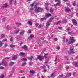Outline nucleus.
I'll return each instance as SVG.
<instances>
[{
	"label": "nucleus",
	"instance_id": "nucleus-28",
	"mask_svg": "<svg viewBox=\"0 0 78 78\" xmlns=\"http://www.w3.org/2000/svg\"><path fill=\"white\" fill-rule=\"evenodd\" d=\"M28 22L29 25H32V22L30 21H28Z\"/></svg>",
	"mask_w": 78,
	"mask_h": 78
},
{
	"label": "nucleus",
	"instance_id": "nucleus-21",
	"mask_svg": "<svg viewBox=\"0 0 78 78\" xmlns=\"http://www.w3.org/2000/svg\"><path fill=\"white\" fill-rule=\"evenodd\" d=\"M50 11L51 13L53 14V9L52 8H51L50 9Z\"/></svg>",
	"mask_w": 78,
	"mask_h": 78
},
{
	"label": "nucleus",
	"instance_id": "nucleus-13",
	"mask_svg": "<svg viewBox=\"0 0 78 78\" xmlns=\"http://www.w3.org/2000/svg\"><path fill=\"white\" fill-rule=\"evenodd\" d=\"M17 41H20L21 39V38H20V36H18L17 37Z\"/></svg>",
	"mask_w": 78,
	"mask_h": 78
},
{
	"label": "nucleus",
	"instance_id": "nucleus-32",
	"mask_svg": "<svg viewBox=\"0 0 78 78\" xmlns=\"http://www.w3.org/2000/svg\"><path fill=\"white\" fill-rule=\"evenodd\" d=\"M74 65L76 66V67H78V63L75 62Z\"/></svg>",
	"mask_w": 78,
	"mask_h": 78
},
{
	"label": "nucleus",
	"instance_id": "nucleus-38",
	"mask_svg": "<svg viewBox=\"0 0 78 78\" xmlns=\"http://www.w3.org/2000/svg\"><path fill=\"white\" fill-rule=\"evenodd\" d=\"M2 45H3V43L0 41V47H2Z\"/></svg>",
	"mask_w": 78,
	"mask_h": 78
},
{
	"label": "nucleus",
	"instance_id": "nucleus-57",
	"mask_svg": "<svg viewBox=\"0 0 78 78\" xmlns=\"http://www.w3.org/2000/svg\"><path fill=\"white\" fill-rule=\"evenodd\" d=\"M42 68H43V69H45L46 68V67L45 66H42Z\"/></svg>",
	"mask_w": 78,
	"mask_h": 78
},
{
	"label": "nucleus",
	"instance_id": "nucleus-8",
	"mask_svg": "<svg viewBox=\"0 0 78 78\" xmlns=\"http://www.w3.org/2000/svg\"><path fill=\"white\" fill-rule=\"evenodd\" d=\"M38 59L40 61H42V59H44V57L41 56H39L38 57Z\"/></svg>",
	"mask_w": 78,
	"mask_h": 78
},
{
	"label": "nucleus",
	"instance_id": "nucleus-50",
	"mask_svg": "<svg viewBox=\"0 0 78 78\" xmlns=\"http://www.w3.org/2000/svg\"><path fill=\"white\" fill-rule=\"evenodd\" d=\"M43 72H47V69H44L43 70Z\"/></svg>",
	"mask_w": 78,
	"mask_h": 78
},
{
	"label": "nucleus",
	"instance_id": "nucleus-6",
	"mask_svg": "<svg viewBox=\"0 0 78 78\" xmlns=\"http://www.w3.org/2000/svg\"><path fill=\"white\" fill-rule=\"evenodd\" d=\"M72 21L74 25H77V21H76L75 19H73L72 20Z\"/></svg>",
	"mask_w": 78,
	"mask_h": 78
},
{
	"label": "nucleus",
	"instance_id": "nucleus-10",
	"mask_svg": "<svg viewBox=\"0 0 78 78\" xmlns=\"http://www.w3.org/2000/svg\"><path fill=\"white\" fill-rule=\"evenodd\" d=\"M17 58V55H15L12 58V60H15Z\"/></svg>",
	"mask_w": 78,
	"mask_h": 78
},
{
	"label": "nucleus",
	"instance_id": "nucleus-36",
	"mask_svg": "<svg viewBox=\"0 0 78 78\" xmlns=\"http://www.w3.org/2000/svg\"><path fill=\"white\" fill-rule=\"evenodd\" d=\"M50 25V22H47L46 24L47 27H48Z\"/></svg>",
	"mask_w": 78,
	"mask_h": 78
},
{
	"label": "nucleus",
	"instance_id": "nucleus-31",
	"mask_svg": "<svg viewBox=\"0 0 78 78\" xmlns=\"http://www.w3.org/2000/svg\"><path fill=\"white\" fill-rule=\"evenodd\" d=\"M54 74V73H52L50 76H48V78H49L50 77H52V76H53V74Z\"/></svg>",
	"mask_w": 78,
	"mask_h": 78
},
{
	"label": "nucleus",
	"instance_id": "nucleus-56",
	"mask_svg": "<svg viewBox=\"0 0 78 78\" xmlns=\"http://www.w3.org/2000/svg\"><path fill=\"white\" fill-rule=\"evenodd\" d=\"M65 64H70V62H65Z\"/></svg>",
	"mask_w": 78,
	"mask_h": 78
},
{
	"label": "nucleus",
	"instance_id": "nucleus-45",
	"mask_svg": "<svg viewBox=\"0 0 78 78\" xmlns=\"http://www.w3.org/2000/svg\"><path fill=\"white\" fill-rule=\"evenodd\" d=\"M39 25V24L38 23H35V25H36V27H38V25Z\"/></svg>",
	"mask_w": 78,
	"mask_h": 78
},
{
	"label": "nucleus",
	"instance_id": "nucleus-40",
	"mask_svg": "<svg viewBox=\"0 0 78 78\" xmlns=\"http://www.w3.org/2000/svg\"><path fill=\"white\" fill-rule=\"evenodd\" d=\"M41 27H42V24H40L39 26L37 27V28H41Z\"/></svg>",
	"mask_w": 78,
	"mask_h": 78
},
{
	"label": "nucleus",
	"instance_id": "nucleus-17",
	"mask_svg": "<svg viewBox=\"0 0 78 78\" xmlns=\"http://www.w3.org/2000/svg\"><path fill=\"white\" fill-rule=\"evenodd\" d=\"M20 31V30H16L15 31V32L14 33V34H17Z\"/></svg>",
	"mask_w": 78,
	"mask_h": 78
},
{
	"label": "nucleus",
	"instance_id": "nucleus-63",
	"mask_svg": "<svg viewBox=\"0 0 78 78\" xmlns=\"http://www.w3.org/2000/svg\"><path fill=\"white\" fill-rule=\"evenodd\" d=\"M67 31H69L70 30V28H67Z\"/></svg>",
	"mask_w": 78,
	"mask_h": 78
},
{
	"label": "nucleus",
	"instance_id": "nucleus-44",
	"mask_svg": "<svg viewBox=\"0 0 78 78\" xmlns=\"http://www.w3.org/2000/svg\"><path fill=\"white\" fill-rule=\"evenodd\" d=\"M26 65V63L25 62L22 64L21 65V66H25Z\"/></svg>",
	"mask_w": 78,
	"mask_h": 78
},
{
	"label": "nucleus",
	"instance_id": "nucleus-34",
	"mask_svg": "<svg viewBox=\"0 0 78 78\" xmlns=\"http://www.w3.org/2000/svg\"><path fill=\"white\" fill-rule=\"evenodd\" d=\"M15 24L16 25H21V23H16Z\"/></svg>",
	"mask_w": 78,
	"mask_h": 78
},
{
	"label": "nucleus",
	"instance_id": "nucleus-29",
	"mask_svg": "<svg viewBox=\"0 0 78 78\" xmlns=\"http://www.w3.org/2000/svg\"><path fill=\"white\" fill-rule=\"evenodd\" d=\"M34 37V36L33 35H30L29 36V38H30L31 39H32Z\"/></svg>",
	"mask_w": 78,
	"mask_h": 78
},
{
	"label": "nucleus",
	"instance_id": "nucleus-22",
	"mask_svg": "<svg viewBox=\"0 0 78 78\" xmlns=\"http://www.w3.org/2000/svg\"><path fill=\"white\" fill-rule=\"evenodd\" d=\"M21 60L23 61H27V58H23L21 59Z\"/></svg>",
	"mask_w": 78,
	"mask_h": 78
},
{
	"label": "nucleus",
	"instance_id": "nucleus-23",
	"mask_svg": "<svg viewBox=\"0 0 78 78\" xmlns=\"http://www.w3.org/2000/svg\"><path fill=\"white\" fill-rule=\"evenodd\" d=\"M61 22V21H59L58 22H56L55 23L56 25H58V24H60Z\"/></svg>",
	"mask_w": 78,
	"mask_h": 78
},
{
	"label": "nucleus",
	"instance_id": "nucleus-51",
	"mask_svg": "<svg viewBox=\"0 0 78 78\" xmlns=\"http://www.w3.org/2000/svg\"><path fill=\"white\" fill-rule=\"evenodd\" d=\"M54 39L55 41H57L58 40V39L56 38H54Z\"/></svg>",
	"mask_w": 78,
	"mask_h": 78
},
{
	"label": "nucleus",
	"instance_id": "nucleus-52",
	"mask_svg": "<svg viewBox=\"0 0 78 78\" xmlns=\"http://www.w3.org/2000/svg\"><path fill=\"white\" fill-rule=\"evenodd\" d=\"M16 3H17V2H16V0H15L14 2V4L15 5H16Z\"/></svg>",
	"mask_w": 78,
	"mask_h": 78
},
{
	"label": "nucleus",
	"instance_id": "nucleus-18",
	"mask_svg": "<svg viewBox=\"0 0 78 78\" xmlns=\"http://www.w3.org/2000/svg\"><path fill=\"white\" fill-rule=\"evenodd\" d=\"M22 48L23 49H27V48H28L27 47V46H26L25 45L24 46H23L22 47Z\"/></svg>",
	"mask_w": 78,
	"mask_h": 78
},
{
	"label": "nucleus",
	"instance_id": "nucleus-42",
	"mask_svg": "<svg viewBox=\"0 0 78 78\" xmlns=\"http://www.w3.org/2000/svg\"><path fill=\"white\" fill-rule=\"evenodd\" d=\"M13 0H10V1L9 2V3L10 4H11V3H12V1H13Z\"/></svg>",
	"mask_w": 78,
	"mask_h": 78
},
{
	"label": "nucleus",
	"instance_id": "nucleus-2",
	"mask_svg": "<svg viewBox=\"0 0 78 78\" xmlns=\"http://www.w3.org/2000/svg\"><path fill=\"white\" fill-rule=\"evenodd\" d=\"M2 64L3 66H4L5 67H6V66L7 65V64H6V62H4V61H3L2 62V63L0 64V69H4L5 68L4 67L1 66V65H2Z\"/></svg>",
	"mask_w": 78,
	"mask_h": 78
},
{
	"label": "nucleus",
	"instance_id": "nucleus-55",
	"mask_svg": "<svg viewBox=\"0 0 78 78\" xmlns=\"http://www.w3.org/2000/svg\"><path fill=\"white\" fill-rule=\"evenodd\" d=\"M64 58H66V59H67V60H69V58L67 57H64Z\"/></svg>",
	"mask_w": 78,
	"mask_h": 78
},
{
	"label": "nucleus",
	"instance_id": "nucleus-5",
	"mask_svg": "<svg viewBox=\"0 0 78 78\" xmlns=\"http://www.w3.org/2000/svg\"><path fill=\"white\" fill-rule=\"evenodd\" d=\"M55 2H58V3H57L56 4H54L55 6H59L61 3V1L60 0H55Z\"/></svg>",
	"mask_w": 78,
	"mask_h": 78
},
{
	"label": "nucleus",
	"instance_id": "nucleus-49",
	"mask_svg": "<svg viewBox=\"0 0 78 78\" xmlns=\"http://www.w3.org/2000/svg\"><path fill=\"white\" fill-rule=\"evenodd\" d=\"M46 66H47L48 67V69H49L50 68V66H49V65H48L47 64H46Z\"/></svg>",
	"mask_w": 78,
	"mask_h": 78
},
{
	"label": "nucleus",
	"instance_id": "nucleus-20",
	"mask_svg": "<svg viewBox=\"0 0 78 78\" xmlns=\"http://www.w3.org/2000/svg\"><path fill=\"white\" fill-rule=\"evenodd\" d=\"M24 55H25V53L23 52H21L20 54V56H24Z\"/></svg>",
	"mask_w": 78,
	"mask_h": 78
},
{
	"label": "nucleus",
	"instance_id": "nucleus-16",
	"mask_svg": "<svg viewBox=\"0 0 78 78\" xmlns=\"http://www.w3.org/2000/svg\"><path fill=\"white\" fill-rule=\"evenodd\" d=\"M25 33V31L24 30H22L21 31V32L20 33V34L21 35H23V34H24V33Z\"/></svg>",
	"mask_w": 78,
	"mask_h": 78
},
{
	"label": "nucleus",
	"instance_id": "nucleus-26",
	"mask_svg": "<svg viewBox=\"0 0 78 78\" xmlns=\"http://www.w3.org/2000/svg\"><path fill=\"white\" fill-rule=\"evenodd\" d=\"M55 18L54 17H53L52 18H51L49 19V22H51V21L52 20H53V19Z\"/></svg>",
	"mask_w": 78,
	"mask_h": 78
},
{
	"label": "nucleus",
	"instance_id": "nucleus-58",
	"mask_svg": "<svg viewBox=\"0 0 78 78\" xmlns=\"http://www.w3.org/2000/svg\"><path fill=\"white\" fill-rule=\"evenodd\" d=\"M57 57L56 56V59L55 60V62H56V61H57Z\"/></svg>",
	"mask_w": 78,
	"mask_h": 78
},
{
	"label": "nucleus",
	"instance_id": "nucleus-25",
	"mask_svg": "<svg viewBox=\"0 0 78 78\" xmlns=\"http://www.w3.org/2000/svg\"><path fill=\"white\" fill-rule=\"evenodd\" d=\"M37 45L38 46H41V42L40 41H38L37 42Z\"/></svg>",
	"mask_w": 78,
	"mask_h": 78
},
{
	"label": "nucleus",
	"instance_id": "nucleus-3",
	"mask_svg": "<svg viewBox=\"0 0 78 78\" xmlns=\"http://www.w3.org/2000/svg\"><path fill=\"white\" fill-rule=\"evenodd\" d=\"M73 37H72L70 38V40H69V44H72L74 41H75V40L73 39Z\"/></svg>",
	"mask_w": 78,
	"mask_h": 78
},
{
	"label": "nucleus",
	"instance_id": "nucleus-54",
	"mask_svg": "<svg viewBox=\"0 0 78 78\" xmlns=\"http://www.w3.org/2000/svg\"><path fill=\"white\" fill-rule=\"evenodd\" d=\"M58 29H60V30H62V28L61 27H58Z\"/></svg>",
	"mask_w": 78,
	"mask_h": 78
},
{
	"label": "nucleus",
	"instance_id": "nucleus-14",
	"mask_svg": "<svg viewBox=\"0 0 78 78\" xmlns=\"http://www.w3.org/2000/svg\"><path fill=\"white\" fill-rule=\"evenodd\" d=\"M47 19L45 17H44L43 18H41L40 19V21H41V22H42L44 20H46Z\"/></svg>",
	"mask_w": 78,
	"mask_h": 78
},
{
	"label": "nucleus",
	"instance_id": "nucleus-53",
	"mask_svg": "<svg viewBox=\"0 0 78 78\" xmlns=\"http://www.w3.org/2000/svg\"><path fill=\"white\" fill-rule=\"evenodd\" d=\"M53 35H51V37L49 38V39H51V38L53 37Z\"/></svg>",
	"mask_w": 78,
	"mask_h": 78
},
{
	"label": "nucleus",
	"instance_id": "nucleus-64",
	"mask_svg": "<svg viewBox=\"0 0 78 78\" xmlns=\"http://www.w3.org/2000/svg\"><path fill=\"white\" fill-rule=\"evenodd\" d=\"M75 73H73V76H75Z\"/></svg>",
	"mask_w": 78,
	"mask_h": 78
},
{
	"label": "nucleus",
	"instance_id": "nucleus-30",
	"mask_svg": "<svg viewBox=\"0 0 78 78\" xmlns=\"http://www.w3.org/2000/svg\"><path fill=\"white\" fill-rule=\"evenodd\" d=\"M76 5V1H75V2L73 3V5L74 6H75Z\"/></svg>",
	"mask_w": 78,
	"mask_h": 78
},
{
	"label": "nucleus",
	"instance_id": "nucleus-47",
	"mask_svg": "<svg viewBox=\"0 0 78 78\" xmlns=\"http://www.w3.org/2000/svg\"><path fill=\"white\" fill-rule=\"evenodd\" d=\"M66 4L69 6H71V5H70V4H69V3H66Z\"/></svg>",
	"mask_w": 78,
	"mask_h": 78
},
{
	"label": "nucleus",
	"instance_id": "nucleus-11",
	"mask_svg": "<svg viewBox=\"0 0 78 78\" xmlns=\"http://www.w3.org/2000/svg\"><path fill=\"white\" fill-rule=\"evenodd\" d=\"M11 48L12 49H14V47H15V45L12 44L10 46Z\"/></svg>",
	"mask_w": 78,
	"mask_h": 78
},
{
	"label": "nucleus",
	"instance_id": "nucleus-37",
	"mask_svg": "<svg viewBox=\"0 0 78 78\" xmlns=\"http://www.w3.org/2000/svg\"><path fill=\"white\" fill-rule=\"evenodd\" d=\"M2 21H3V22L5 21L6 20V18H2Z\"/></svg>",
	"mask_w": 78,
	"mask_h": 78
},
{
	"label": "nucleus",
	"instance_id": "nucleus-33",
	"mask_svg": "<svg viewBox=\"0 0 78 78\" xmlns=\"http://www.w3.org/2000/svg\"><path fill=\"white\" fill-rule=\"evenodd\" d=\"M30 60V61L32 60V59H33V57L32 56H30L28 58Z\"/></svg>",
	"mask_w": 78,
	"mask_h": 78
},
{
	"label": "nucleus",
	"instance_id": "nucleus-15",
	"mask_svg": "<svg viewBox=\"0 0 78 78\" xmlns=\"http://www.w3.org/2000/svg\"><path fill=\"white\" fill-rule=\"evenodd\" d=\"M10 42H12L13 41V37H12V36H10Z\"/></svg>",
	"mask_w": 78,
	"mask_h": 78
},
{
	"label": "nucleus",
	"instance_id": "nucleus-41",
	"mask_svg": "<svg viewBox=\"0 0 78 78\" xmlns=\"http://www.w3.org/2000/svg\"><path fill=\"white\" fill-rule=\"evenodd\" d=\"M28 33H31V30H29L28 31Z\"/></svg>",
	"mask_w": 78,
	"mask_h": 78
},
{
	"label": "nucleus",
	"instance_id": "nucleus-61",
	"mask_svg": "<svg viewBox=\"0 0 78 78\" xmlns=\"http://www.w3.org/2000/svg\"><path fill=\"white\" fill-rule=\"evenodd\" d=\"M71 33H72V32H70L69 33H68V34H71Z\"/></svg>",
	"mask_w": 78,
	"mask_h": 78
},
{
	"label": "nucleus",
	"instance_id": "nucleus-24",
	"mask_svg": "<svg viewBox=\"0 0 78 78\" xmlns=\"http://www.w3.org/2000/svg\"><path fill=\"white\" fill-rule=\"evenodd\" d=\"M6 29H7L8 31L10 30V27H9V26H7Z\"/></svg>",
	"mask_w": 78,
	"mask_h": 78
},
{
	"label": "nucleus",
	"instance_id": "nucleus-12",
	"mask_svg": "<svg viewBox=\"0 0 78 78\" xmlns=\"http://www.w3.org/2000/svg\"><path fill=\"white\" fill-rule=\"evenodd\" d=\"M51 15L50 14H47L46 15V17H51Z\"/></svg>",
	"mask_w": 78,
	"mask_h": 78
},
{
	"label": "nucleus",
	"instance_id": "nucleus-59",
	"mask_svg": "<svg viewBox=\"0 0 78 78\" xmlns=\"http://www.w3.org/2000/svg\"><path fill=\"white\" fill-rule=\"evenodd\" d=\"M44 57H46V56H47V55H48V53H46V54H44Z\"/></svg>",
	"mask_w": 78,
	"mask_h": 78
},
{
	"label": "nucleus",
	"instance_id": "nucleus-1",
	"mask_svg": "<svg viewBox=\"0 0 78 78\" xmlns=\"http://www.w3.org/2000/svg\"><path fill=\"white\" fill-rule=\"evenodd\" d=\"M35 12L37 13H38L39 12H41L42 11V8L41 7H37L36 6H35Z\"/></svg>",
	"mask_w": 78,
	"mask_h": 78
},
{
	"label": "nucleus",
	"instance_id": "nucleus-35",
	"mask_svg": "<svg viewBox=\"0 0 78 78\" xmlns=\"http://www.w3.org/2000/svg\"><path fill=\"white\" fill-rule=\"evenodd\" d=\"M14 62H10V66H12L13 65H14Z\"/></svg>",
	"mask_w": 78,
	"mask_h": 78
},
{
	"label": "nucleus",
	"instance_id": "nucleus-9",
	"mask_svg": "<svg viewBox=\"0 0 78 78\" xmlns=\"http://www.w3.org/2000/svg\"><path fill=\"white\" fill-rule=\"evenodd\" d=\"M8 6V5L6 4H3L2 7L3 8H7Z\"/></svg>",
	"mask_w": 78,
	"mask_h": 78
},
{
	"label": "nucleus",
	"instance_id": "nucleus-60",
	"mask_svg": "<svg viewBox=\"0 0 78 78\" xmlns=\"http://www.w3.org/2000/svg\"><path fill=\"white\" fill-rule=\"evenodd\" d=\"M71 76V74L69 73L68 74V76Z\"/></svg>",
	"mask_w": 78,
	"mask_h": 78
},
{
	"label": "nucleus",
	"instance_id": "nucleus-7",
	"mask_svg": "<svg viewBox=\"0 0 78 78\" xmlns=\"http://www.w3.org/2000/svg\"><path fill=\"white\" fill-rule=\"evenodd\" d=\"M65 12H67V13L69 12H71V10L70 9L69 7H68L67 8L65 9Z\"/></svg>",
	"mask_w": 78,
	"mask_h": 78
},
{
	"label": "nucleus",
	"instance_id": "nucleus-62",
	"mask_svg": "<svg viewBox=\"0 0 78 78\" xmlns=\"http://www.w3.org/2000/svg\"><path fill=\"white\" fill-rule=\"evenodd\" d=\"M31 6L33 7L34 6V4H32L30 5Z\"/></svg>",
	"mask_w": 78,
	"mask_h": 78
},
{
	"label": "nucleus",
	"instance_id": "nucleus-39",
	"mask_svg": "<svg viewBox=\"0 0 78 78\" xmlns=\"http://www.w3.org/2000/svg\"><path fill=\"white\" fill-rule=\"evenodd\" d=\"M45 58L46 61H49V58H48L45 57Z\"/></svg>",
	"mask_w": 78,
	"mask_h": 78
},
{
	"label": "nucleus",
	"instance_id": "nucleus-48",
	"mask_svg": "<svg viewBox=\"0 0 78 78\" xmlns=\"http://www.w3.org/2000/svg\"><path fill=\"white\" fill-rule=\"evenodd\" d=\"M7 41V39H5L4 40H3L2 41V42H5V41Z\"/></svg>",
	"mask_w": 78,
	"mask_h": 78
},
{
	"label": "nucleus",
	"instance_id": "nucleus-4",
	"mask_svg": "<svg viewBox=\"0 0 78 78\" xmlns=\"http://www.w3.org/2000/svg\"><path fill=\"white\" fill-rule=\"evenodd\" d=\"M74 49V47L72 46L70 48V52L71 53H72L73 54L75 53L73 51V50Z\"/></svg>",
	"mask_w": 78,
	"mask_h": 78
},
{
	"label": "nucleus",
	"instance_id": "nucleus-27",
	"mask_svg": "<svg viewBox=\"0 0 78 78\" xmlns=\"http://www.w3.org/2000/svg\"><path fill=\"white\" fill-rule=\"evenodd\" d=\"M1 38H3V37H5V34H2L1 36Z\"/></svg>",
	"mask_w": 78,
	"mask_h": 78
},
{
	"label": "nucleus",
	"instance_id": "nucleus-19",
	"mask_svg": "<svg viewBox=\"0 0 78 78\" xmlns=\"http://www.w3.org/2000/svg\"><path fill=\"white\" fill-rule=\"evenodd\" d=\"M66 78L64 77V76L62 74L59 75V78Z\"/></svg>",
	"mask_w": 78,
	"mask_h": 78
},
{
	"label": "nucleus",
	"instance_id": "nucleus-43",
	"mask_svg": "<svg viewBox=\"0 0 78 78\" xmlns=\"http://www.w3.org/2000/svg\"><path fill=\"white\" fill-rule=\"evenodd\" d=\"M4 78V75H2L0 76V78Z\"/></svg>",
	"mask_w": 78,
	"mask_h": 78
},
{
	"label": "nucleus",
	"instance_id": "nucleus-46",
	"mask_svg": "<svg viewBox=\"0 0 78 78\" xmlns=\"http://www.w3.org/2000/svg\"><path fill=\"white\" fill-rule=\"evenodd\" d=\"M30 73H34V71L33 70H30Z\"/></svg>",
	"mask_w": 78,
	"mask_h": 78
}]
</instances>
